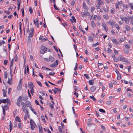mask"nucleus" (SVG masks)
Returning a JSON list of instances; mask_svg holds the SVG:
<instances>
[{
  "instance_id": "c9c22d12",
  "label": "nucleus",
  "mask_w": 133,
  "mask_h": 133,
  "mask_svg": "<svg viewBox=\"0 0 133 133\" xmlns=\"http://www.w3.org/2000/svg\"><path fill=\"white\" fill-rule=\"evenodd\" d=\"M29 10L30 12V13L31 14L32 13L33 10L31 7H29Z\"/></svg>"
},
{
  "instance_id": "052dcab7",
  "label": "nucleus",
  "mask_w": 133,
  "mask_h": 133,
  "mask_svg": "<svg viewBox=\"0 0 133 133\" xmlns=\"http://www.w3.org/2000/svg\"><path fill=\"white\" fill-rule=\"evenodd\" d=\"M41 118L42 120V121L44 122H46V121L44 118V116H41Z\"/></svg>"
},
{
  "instance_id": "3c124183",
  "label": "nucleus",
  "mask_w": 133,
  "mask_h": 133,
  "mask_svg": "<svg viewBox=\"0 0 133 133\" xmlns=\"http://www.w3.org/2000/svg\"><path fill=\"white\" fill-rule=\"evenodd\" d=\"M54 8L55 9V10H59V9H58L57 8L56 6V4H54Z\"/></svg>"
},
{
  "instance_id": "39448f33",
  "label": "nucleus",
  "mask_w": 133,
  "mask_h": 133,
  "mask_svg": "<svg viewBox=\"0 0 133 133\" xmlns=\"http://www.w3.org/2000/svg\"><path fill=\"white\" fill-rule=\"evenodd\" d=\"M58 61L57 60L53 64L50 65V67H55L58 64Z\"/></svg>"
},
{
  "instance_id": "f257e3e1",
  "label": "nucleus",
  "mask_w": 133,
  "mask_h": 133,
  "mask_svg": "<svg viewBox=\"0 0 133 133\" xmlns=\"http://www.w3.org/2000/svg\"><path fill=\"white\" fill-rule=\"evenodd\" d=\"M34 28L30 29L29 32V36L28 37V41L29 43L31 42V40L30 38L32 37L34 33Z\"/></svg>"
},
{
  "instance_id": "a211bd4d",
  "label": "nucleus",
  "mask_w": 133,
  "mask_h": 133,
  "mask_svg": "<svg viewBox=\"0 0 133 133\" xmlns=\"http://www.w3.org/2000/svg\"><path fill=\"white\" fill-rule=\"evenodd\" d=\"M122 61L124 62H126L128 64L129 63V62L128 61L127 59L124 58H122Z\"/></svg>"
},
{
  "instance_id": "2f4dec72",
  "label": "nucleus",
  "mask_w": 133,
  "mask_h": 133,
  "mask_svg": "<svg viewBox=\"0 0 133 133\" xmlns=\"http://www.w3.org/2000/svg\"><path fill=\"white\" fill-rule=\"evenodd\" d=\"M103 18L106 19H108L109 18L108 16L106 15H103Z\"/></svg>"
},
{
  "instance_id": "8fccbe9b",
  "label": "nucleus",
  "mask_w": 133,
  "mask_h": 133,
  "mask_svg": "<svg viewBox=\"0 0 133 133\" xmlns=\"http://www.w3.org/2000/svg\"><path fill=\"white\" fill-rule=\"evenodd\" d=\"M49 106L51 108V109L53 110L54 109V107L53 106V104L50 103Z\"/></svg>"
},
{
  "instance_id": "4be33fe9",
  "label": "nucleus",
  "mask_w": 133,
  "mask_h": 133,
  "mask_svg": "<svg viewBox=\"0 0 133 133\" xmlns=\"http://www.w3.org/2000/svg\"><path fill=\"white\" fill-rule=\"evenodd\" d=\"M49 60L51 62H53L54 61V59L52 56H50L49 57Z\"/></svg>"
},
{
  "instance_id": "473e14b6",
  "label": "nucleus",
  "mask_w": 133,
  "mask_h": 133,
  "mask_svg": "<svg viewBox=\"0 0 133 133\" xmlns=\"http://www.w3.org/2000/svg\"><path fill=\"white\" fill-rule=\"evenodd\" d=\"M98 3H99L98 4H100L102 5H103L104 4L103 2L101 0H98Z\"/></svg>"
},
{
  "instance_id": "09e8293b",
  "label": "nucleus",
  "mask_w": 133,
  "mask_h": 133,
  "mask_svg": "<svg viewBox=\"0 0 133 133\" xmlns=\"http://www.w3.org/2000/svg\"><path fill=\"white\" fill-rule=\"evenodd\" d=\"M2 108H3V115L4 116H5V109H4V108H3V107L2 106Z\"/></svg>"
},
{
  "instance_id": "774afa93",
  "label": "nucleus",
  "mask_w": 133,
  "mask_h": 133,
  "mask_svg": "<svg viewBox=\"0 0 133 133\" xmlns=\"http://www.w3.org/2000/svg\"><path fill=\"white\" fill-rule=\"evenodd\" d=\"M28 99V96H25L23 98V100L25 101H26Z\"/></svg>"
},
{
  "instance_id": "aec40b11",
  "label": "nucleus",
  "mask_w": 133,
  "mask_h": 133,
  "mask_svg": "<svg viewBox=\"0 0 133 133\" xmlns=\"http://www.w3.org/2000/svg\"><path fill=\"white\" fill-rule=\"evenodd\" d=\"M124 46L126 49H129L130 47V44H125L124 45Z\"/></svg>"
},
{
  "instance_id": "6ab92c4d",
  "label": "nucleus",
  "mask_w": 133,
  "mask_h": 133,
  "mask_svg": "<svg viewBox=\"0 0 133 133\" xmlns=\"http://www.w3.org/2000/svg\"><path fill=\"white\" fill-rule=\"evenodd\" d=\"M17 89L18 90H21L22 89V84H19L17 86Z\"/></svg>"
},
{
  "instance_id": "393cba45",
  "label": "nucleus",
  "mask_w": 133,
  "mask_h": 133,
  "mask_svg": "<svg viewBox=\"0 0 133 133\" xmlns=\"http://www.w3.org/2000/svg\"><path fill=\"white\" fill-rule=\"evenodd\" d=\"M88 10H85L84 11V13L85 14V15H86L87 16H89L90 15V13L89 12H88Z\"/></svg>"
},
{
  "instance_id": "a878e982",
  "label": "nucleus",
  "mask_w": 133,
  "mask_h": 133,
  "mask_svg": "<svg viewBox=\"0 0 133 133\" xmlns=\"http://www.w3.org/2000/svg\"><path fill=\"white\" fill-rule=\"evenodd\" d=\"M125 28L126 30L127 31H129L130 30V27L128 26V25H126L125 26Z\"/></svg>"
},
{
  "instance_id": "f03ea898",
  "label": "nucleus",
  "mask_w": 133,
  "mask_h": 133,
  "mask_svg": "<svg viewBox=\"0 0 133 133\" xmlns=\"http://www.w3.org/2000/svg\"><path fill=\"white\" fill-rule=\"evenodd\" d=\"M30 122L31 129V130H33L35 128V127L36 126V125L34 121L32 119H30Z\"/></svg>"
},
{
  "instance_id": "f8f14e48",
  "label": "nucleus",
  "mask_w": 133,
  "mask_h": 133,
  "mask_svg": "<svg viewBox=\"0 0 133 133\" xmlns=\"http://www.w3.org/2000/svg\"><path fill=\"white\" fill-rule=\"evenodd\" d=\"M2 103H6V102L7 101H8V103L9 102H10L9 99L8 98H7L6 99H3L2 100Z\"/></svg>"
},
{
  "instance_id": "69168bd1",
  "label": "nucleus",
  "mask_w": 133,
  "mask_h": 133,
  "mask_svg": "<svg viewBox=\"0 0 133 133\" xmlns=\"http://www.w3.org/2000/svg\"><path fill=\"white\" fill-rule=\"evenodd\" d=\"M39 76H40L42 79L43 78V77L41 73H39Z\"/></svg>"
},
{
  "instance_id": "58836bf2",
  "label": "nucleus",
  "mask_w": 133,
  "mask_h": 133,
  "mask_svg": "<svg viewBox=\"0 0 133 133\" xmlns=\"http://www.w3.org/2000/svg\"><path fill=\"white\" fill-rule=\"evenodd\" d=\"M36 82L37 83H38V84L39 85V86H40L41 87H42V84L41 83V82H40L39 81H37Z\"/></svg>"
},
{
  "instance_id": "ea45409f",
  "label": "nucleus",
  "mask_w": 133,
  "mask_h": 133,
  "mask_svg": "<svg viewBox=\"0 0 133 133\" xmlns=\"http://www.w3.org/2000/svg\"><path fill=\"white\" fill-rule=\"evenodd\" d=\"M18 56L17 55H16L14 59L16 62H17L18 61Z\"/></svg>"
},
{
  "instance_id": "9d476101",
  "label": "nucleus",
  "mask_w": 133,
  "mask_h": 133,
  "mask_svg": "<svg viewBox=\"0 0 133 133\" xmlns=\"http://www.w3.org/2000/svg\"><path fill=\"white\" fill-rule=\"evenodd\" d=\"M25 104L27 107L30 108L31 107V103L29 101H26L25 102Z\"/></svg>"
},
{
  "instance_id": "13d9d810",
  "label": "nucleus",
  "mask_w": 133,
  "mask_h": 133,
  "mask_svg": "<svg viewBox=\"0 0 133 133\" xmlns=\"http://www.w3.org/2000/svg\"><path fill=\"white\" fill-rule=\"evenodd\" d=\"M81 15L83 17H84L85 16V14L83 12H81Z\"/></svg>"
},
{
  "instance_id": "cd10ccee",
  "label": "nucleus",
  "mask_w": 133,
  "mask_h": 133,
  "mask_svg": "<svg viewBox=\"0 0 133 133\" xmlns=\"http://www.w3.org/2000/svg\"><path fill=\"white\" fill-rule=\"evenodd\" d=\"M41 49L42 50L45 51L47 50V48L45 46H43L41 47Z\"/></svg>"
},
{
  "instance_id": "b1692460",
  "label": "nucleus",
  "mask_w": 133,
  "mask_h": 133,
  "mask_svg": "<svg viewBox=\"0 0 133 133\" xmlns=\"http://www.w3.org/2000/svg\"><path fill=\"white\" fill-rule=\"evenodd\" d=\"M123 50L124 53L126 54H128L129 52V49H124Z\"/></svg>"
},
{
  "instance_id": "79ce46f5",
  "label": "nucleus",
  "mask_w": 133,
  "mask_h": 133,
  "mask_svg": "<svg viewBox=\"0 0 133 133\" xmlns=\"http://www.w3.org/2000/svg\"><path fill=\"white\" fill-rule=\"evenodd\" d=\"M94 124L92 123H87V125L89 127H90V126L92 125H93Z\"/></svg>"
},
{
  "instance_id": "423d86ee",
  "label": "nucleus",
  "mask_w": 133,
  "mask_h": 133,
  "mask_svg": "<svg viewBox=\"0 0 133 133\" xmlns=\"http://www.w3.org/2000/svg\"><path fill=\"white\" fill-rule=\"evenodd\" d=\"M102 25L104 28V30L107 32L108 31V29L106 24L104 23H102Z\"/></svg>"
},
{
  "instance_id": "0eeeda50",
  "label": "nucleus",
  "mask_w": 133,
  "mask_h": 133,
  "mask_svg": "<svg viewBox=\"0 0 133 133\" xmlns=\"http://www.w3.org/2000/svg\"><path fill=\"white\" fill-rule=\"evenodd\" d=\"M28 87L30 89H32L33 88L34 84H33L31 82H30L28 83Z\"/></svg>"
},
{
  "instance_id": "412c9836",
  "label": "nucleus",
  "mask_w": 133,
  "mask_h": 133,
  "mask_svg": "<svg viewBox=\"0 0 133 133\" xmlns=\"http://www.w3.org/2000/svg\"><path fill=\"white\" fill-rule=\"evenodd\" d=\"M91 26L92 28H94L96 27V24H95V22L94 21H91Z\"/></svg>"
},
{
  "instance_id": "5701e85b",
  "label": "nucleus",
  "mask_w": 133,
  "mask_h": 133,
  "mask_svg": "<svg viewBox=\"0 0 133 133\" xmlns=\"http://www.w3.org/2000/svg\"><path fill=\"white\" fill-rule=\"evenodd\" d=\"M19 30L21 34V35L22 34V29H21V26H22V23L21 22H20L19 23Z\"/></svg>"
},
{
  "instance_id": "bb28decb",
  "label": "nucleus",
  "mask_w": 133,
  "mask_h": 133,
  "mask_svg": "<svg viewBox=\"0 0 133 133\" xmlns=\"http://www.w3.org/2000/svg\"><path fill=\"white\" fill-rule=\"evenodd\" d=\"M4 78L6 79L7 78L8 72L7 71H5L4 72Z\"/></svg>"
},
{
  "instance_id": "f3484780",
  "label": "nucleus",
  "mask_w": 133,
  "mask_h": 133,
  "mask_svg": "<svg viewBox=\"0 0 133 133\" xmlns=\"http://www.w3.org/2000/svg\"><path fill=\"white\" fill-rule=\"evenodd\" d=\"M93 40V38L91 36H89L88 37V40L92 42Z\"/></svg>"
},
{
  "instance_id": "e433bc0d",
  "label": "nucleus",
  "mask_w": 133,
  "mask_h": 133,
  "mask_svg": "<svg viewBox=\"0 0 133 133\" xmlns=\"http://www.w3.org/2000/svg\"><path fill=\"white\" fill-rule=\"evenodd\" d=\"M58 130L60 133H62L61 127V126H58Z\"/></svg>"
},
{
  "instance_id": "1a4fd4ad",
  "label": "nucleus",
  "mask_w": 133,
  "mask_h": 133,
  "mask_svg": "<svg viewBox=\"0 0 133 133\" xmlns=\"http://www.w3.org/2000/svg\"><path fill=\"white\" fill-rule=\"evenodd\" d=\"M83 6L84 8V9L85 10H88V8L86 5L85 3V2H84L83 4Z\"/></svg>"
},
{
  "instance_id": "49530a36",
  "label": "nucleus",
  "mask_w": 133,
  "mask_h": 133,
  "mask_svg": "<svg viewBox=\"0 0 133 133\" xmlns=\"http://www.w3.org/2000/svg\"><path fill=\"white\" fill-rule=\"evenodd\" d=\"M115 27L118 30H119L120 28H119V25L118 24H115Z\"/></svg>"
},
{
  "instance_id": "864d4df0",
  "label": "nucleus",
  "mask_w": 133,
  "mask_h": 133,
  "mask_svg": "<svg viewBox=\"0 0 133 133\" xmlns=\"http://www.w3.org/2000/svg\"><path fill=\"white\" fill-rule=\"evenodd\" d=\"M123 7L128 9V8L129 7V6L128 5H123Z\"/></svg>"
},
{
  "instance_id": "20e7f679",
  "label": "nucleus",
  "mask_w": 133,
  "mask_h": 133,
  "mask_svg": "<svg viewBox=\"0 0 133 133\" xmlns=\"http://www.w3.org/2000/svg\"><path fill=\"white\" fill-rule=\"evenodd\" d=\"M130 20L129 16H128L127 17H124V20L125 23L127 24H128L129 23V20Z\"/></svg>"
},
{
  "instance_id": "a19ab883",
  "label": "nucleus",
  "mask_w": 133,
  "mask_h": 133,
  "mask_svg": "<svg viewBox=\"0 0 133 133\" xmlns=\"http://www.w3.org/2000/svg\"><path fill=\"white\" fill-rule=\"evenodd\" d=\"M99 45V43L97 42L96 43L93 44L92 45V46L94 47H95L96 46Z\"/></svg>"
},
{
  "instance_id": "5fc2aeb1",
  "label": "nucleus",
  "mask_w": 133,
  "mask_h": 133,
  "mask_svg": "<svg viewBox=\"0 0 133 133\" xmlns=\"http://www.w3.org/2000/svg\"><path fill=\"white\" fill-rule=\"evenodd\" d=\"M55 89L56 90V92L57 91L58 92H60L61 90L59 89L56 88H55Z\"/></svg>"
},
{
  "instance_id": "f704fd0d",
  "label": "nucleus",
  "mask_w": 133,
  "mask_h": 133,
  "mask_svg": "<svg viewBox=\"0 0 133 133\" xmlns=\"http://www.w3.org/2000/svg\"><path fill=\"white\" fill-rule=\"evenodd\" d=\"M2 91H3V95L4 97H5L6 96V92L5 90L4 89H3Z\"/></svg>"
},
{
  "instance_id": "6e6d98bb",
  "label": "nucleus",
  "mask_w": 133,
  "mask_h": 133,
  "mask_svg": "<svg viewBox=\"0 0 133 133\" xmlns=\"http://www.w3.org/2000/svg\"><path fill=\"white\" fill-rule=\"evenodd\" d=\"M30 109L31 110V111H32V112L35 114L36 115V113L35 110L33 109L32 107Z\"/></svg>"
},
{
  "instance_id": "680f3d73",
  "label": "nucleus",
  "mask_w": 133,
  "mask_h": 133,
  "mask_svg": "<svg viewBox=\"0 0 133 133\" xmlns=\"http://www.w3.org/2000/svg\"><path fill=\"white\" fill-rule=\"evenodd\" d=\"M108 52V53L111 54V53L112 50L110 48H108L107 50Z\"/></svg>"
},
{
  "instance_id": "2eb2a0df",
  "label": "nucleus",
  "mask_w": 133,
  "mask_h": 133,
  "mask_svg": "<svg viewBox=\"0 0 133 133\" xmlns=\"http://www.w3.org/2000/svg\"><path fill=\"white\" fill-rule=\"evenodd\" d=\"M12 75H11L10 79L9 78H8V80L7 82L10 85H11V84H12V81H10V79L11 80Z\"/></svg>"
},
{
  "instance_id": "4c0bfd02",
  "label": "nucleus",
  "mask_w": 133,
  "mask_h": 133,
  "mask_svg": "<svg viewBox=\"0 0 133 133\" xmlns=\"http://www.w3.org/2000/svg\"><path fill=\"white\" fill-rule=\"evenodd\" d=\"M101 129H102L104 131H105L106 129H105V127L104 126H103L102 125H101Z\"/></svg>"
},
{
  "instance_id": "c85d7f7f",
  "label": "nucleus",
  "mask_w": 133,
  "mask_h": 133,
  "mask_svg": "<svg viewBox=\"0 0 133 133\" xmlns=\"http://www.w3.org/2000/svg\"><path fill=\"white\" fill-rule=\"evenodd\" d=\"M90 98L92 99V100L94 101H96V99L95 98L94 96H90L89 97Z\"/></svg>"
},
{
  "instance_id": "ddd939ff",
  "label": "nucleus",
  "mask_w": 133,
  "mask_h": 133,
  "mask_svg": "<svg viewBox=\"0 0 133 133\" xmlns=\"http://www.w3.org/2000/svg\"><path fill=\"white\" fill-rule=\"evenodd\" d=\"M109 8L108 7H106V8L104 7L103 8V10L105 13H108L109 12Z\"/></svg>"
},
{
  "instance_id": "7ed1b4c3",
  "label": "nucleus",
  "mask_w": 133,
  "mask_h": 133,
  "mask_svg": "<svg viewBox=\"0 0 133 133\" xmlns=\"http://www.w3.org/2000/svg\"><path fill=\"white\" fill-rule=\"evenodd\" d=\"M22 101V97L20 96L18 98L16 103L17 105L19 107L20 106V103L22 102H21Z\"/></svg>"
},
{
  "instance_id": "c756f323",
  "label": "nucleus",
  "mask_w": 133,
  "mask_h": 133,
  "mask_svg": "<svg viewBox=\"0 0 133 133\" xmlns=\"http://www.w3.org/2000/svg\"><path fill=\"white\" fill-rule=\"evenodd\" d=\"M121 74H117V80H120L121 79Z\"/></svg>"
},
{
  "instance_id": "a18cd8bd",
  "label": "nucleus",
  "mask_w": 133,
  "mask_h": 133,
  "mask_svg": "<svg viewBox=\"0 0 133 133\" xmlns=\"http://www.w3.org/2000/svg\"><path fill=\"white\" fill-rule=\"evenodd\" d=\"M8 60H5L4 61V64L5 65H6L8 63Z\"/></svg>"
},
{
  "instance_id": "de8ad7c7",
  "label": "nucleus",
  "mask_w": 133,
  "mask_h": 133,
  "mask_svg": "<svg viewBox=\"0 0 133 133\" xmlns=\"http://www.w3.org/2000/svg\"><path fill=\"white\" fill-rule=\"evenodd\" d=\"M74 94L76 96V98H78V93H76V91H74Z\"/></svg>"
},
{
  "instance_id": "9b49d317",
  "label": "nucleus",
  "mask_w": 133,
  "mask_h": 133,
  "mask_svg": "<svg viewBox=\"0 0 133 133\" xmlns=\"http://www.w3.org/2000/svg\"><path fill=\"white\" fill-rule=\"evenodd\" d=\"M96 87L95 86H92L90 90L91 92H93L94 91L96 90Z\"/></svg>"
},
{
  "instance_id": "4d7b16f0",
  "label": "nucleus",
  "mask_w": 133,
  "mask_h": 133,
  "mask_svg": "<svg viewBox=\"0 0 133 133\" xmlns=\"http://www.w3.org/2000/svg\"><path fill=\"white\" fill-rule=\"evenodd\" d=\"M78 66V65L77 64V63H76V65H75V67L74 68V70H76L77 69V66Z\"/></svg>"
},
{
  "instance_id": "72a5a7b5",
  "label": "nucleus",
  "mask_w": 133,
  "mask_h": 133,
  "mask_svg": "<svg viewBox=\"0 0 133 133\" xmlns=\"http://www.w3.org/2000/svg\"><path fill=\"white\" fill-rule=\"evenodd\" d=\"M22 109L23 112H25V111L26 110V107L25 106H23L22 107Z\"/></svg>"
},
{
  "instance_id": "4468645a",
  "label": "nucleus",
  "mask_w": 133,
  "mask_h": 133,
  "mask_svg": "<svg viewBox=\"0 0 133 133\" xmlns=\"http://www.w3.org/2000/svg\"><path fill=\"white\" fill-rule=\"evenodd\" d=\"M94 83V81L93 80H90L89 81V84L91 85H93Z\"/></svg>"
},
{
  "instance_id": "dca6fc26",
  "label": "nucleus",
  "mask_w": 133,
  "mask_h": 133,
  "mask_svg": "<svg viewBox=\"0 0 133 133\" xmlns=\"http://www.w3.org/2000/svg\"><path fill=\"white\" fill-rule=\"evenodd\" d=\"M108 23L109 24L110 23V25L112 26H114L115 24V22L114 21H109L108 22Z\"/></svg>"
},
{
  "instance_id": "603ef678",
  "label": "nucleus",
  "mask_w": 133,
  "mask_h": 133,
  "mask_svg": "<svg viewBox=\"0 0 133 133\" xmlns=\"http://www.w3.org/2000/svg\"><path fill=\"white\" fill-rule=\"evenodd\" d=\"M95 10V8L94 6H92L91 8V12H93Z\"/></svg>"
},
{
  "instance_id": "6e6552de",
  "label": "nucleus",
  "mask_w": 133,
  "mask_h": 133,
  "mask_svg": "<svg viewBox=\"0 0 133 133\" xmlns=\"http://www.w3.org/2000/svg\"><path fill=\"white\" fill-rule=\"evenodd\" d=\"M112 42L114 44L116 45H117L118 44H119L118 42L117 41L116 39L115 38H112L111 39Z\"/></svg>"
},
{
  "instance_id": "bf43d9fd",
  "label": "nucleus",
  "mask_w": 133,
  "mask_h": 133,
  "mask_svg": "<svg viewBox=\"0 0 133 133\" xmlns=\"http://www.w3.org/2000/svg\"><path fill=\"white\" fill-rule=\"evenodd\" d=\"M84 76L86 77L87 79H89V77L86 74H84Z\"/></svg>"
},
{
  "instance_id": "e2e57ef3",
  "label": "nucleus",
  "mask_w": 133,
  "mask_h": 133,
  "mask_svg": "<svg viewBox=\"0 0 133 133\" xmlns=\"http://www.w3.org/2000/svg\"><path fill=\"white\" fill-rule=\"evenodd\" d=\"M90 19L91 20H93L94 19V18L92 15H90Z\"/></svg>"
},
{
  "instance_id": "338daca9",
  "label": "nucleus",
  "mask_w": 133,
  "mask_h": 133,
  "mask_svg": "<svg viewBox=\"0 0 133 133\" xmlns=\"http://www.w3.org/2000/svg\"><path fill=\"white\" fill-rule=\"evenodd\" d=\"M111 11V13L113 14L115 12V9L114 8H112Z\"/></svg>"
},
{
  "instance_id": "7c9ffc66",
  "label": "nucleus",
  "mask_w": 133,
  "mask_h": 133,
  "mask_svg": "<svg viewBox=\"0 0 133 133\" xmlns=\"http://www.w3.org/2000/svg\"><path fill=\"white\" fill-rule=\"evenodd\" d=\"M15 120L19 122H20V119L19 118L18 116H16L15 118Z\"/></svg>"
},
{
  "instance_id": "c03bdc74",
  "label": "nucleus",
  "mask_w": 133,
  "mask_h": 133,
  "mask_svg": "<svg viewBox=\"0 0 133 133\" xmlns=\"http://www.w3.org/2000/svg\"><path fill=\"white\" fill-rule=\"evenodd\" d=\"M99 111L100 112H102L103 113H105V111L104 110L102 109H99Z\"/></svg>"
},
{
  "instance_id": "0e129e2a",
  "label": "nucleus",
  "mask_w": 133,
  "mask_h": 133,
  "mask_svg": "<svg viewBox=\"0 0 133 133\" xmlns=\"http://www.w3.org/2000/svg\"><path fill=\"white\" fill-rule=\"evenodd\" d=\"M124 39L123 38H121L119 40V41L120 43L122 42H123L124 41Z\"/></svg>"
},
{
  "instance_id": "37998d69",
  "label": "nucleus",
  "mask_w": 133,
  "mask_h": 133,
  "mask_svg": "<svg viewBox=\"0 0 133 133\" xmlns=\"http://www.w3.org/2000/svg\"><path fill=\"white\" fill-rule=\"evenodd\" d=\"M105 103L107 105H110L111 103V101H109L106 102Z\"/></svg>"
}]
</instances>
